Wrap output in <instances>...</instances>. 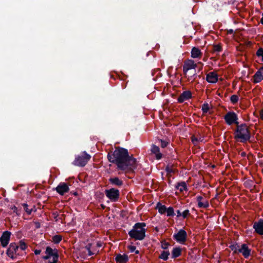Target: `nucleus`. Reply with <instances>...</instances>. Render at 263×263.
I'll list each match as a JSON object with an SVG mask.
<instances>
[{
    "mask_svg": "<svg viewBox=\"0 0 263 263\" xmlns=\"http://www.w3.org/2000/svg\"><path fill=\"white\" fill-rule=\"evenodd\" d=\"M107 159L109 162L117 165L118 171L125 173L134 172L138 166V161L133 155H129L127 149L116 147L114 151L108 153Z\"/></svg>",
    "mask_w": 263,
    "mask_h": 263,
    "instance_id": "f257e3e1",
    "label": "nucleus"
},
{
    "mask_svg": "<svg viewBox=\"0 0 263 263\" xmlns=\"http://www.w3.org/2000/svg\"><path fill=\"white\" fill-rule=\"evenodd\" d=\"M234 139L238 142L246 143L251 142V133L249 128L246 123L238 124L234 133Z\"/></svg>",
    "mask_w": 263,
    "mask_h": 263,
    "instance_id": "f03ea898",
    "label": "nucleus"
},
{
    "mask_svg": "<svg viewBox=\"0 0 263 263\" xmlns=\"http://www.w3.org/2000/svg\"><path fill=\"white\" fill-rule=\"evenodd\" d=\"M146 223L145 222H137L133 227L132 229L128 232V235L131 238L135 240H142L145 237Z\"/></svg>",
    "mask_w": 263,
    "mask_h": 263,
    "instance_id": "7ed1b4c3",
    "label": "nucleus"
},
{
    "mask_svg": "<svg viewBox=\"0 0 263 263\" xmlns=\"http://www.w3.org/2000/svg\"><path fill=\"white\" fill-rule=\"evenodd\" d=\"M90 158L91 156L85 151H84L81 155H78L76 157L72 164L76 166L84 167L86 165Z\"/></svg>",
    "mask_w": 263,
    "mask_h": 263,
    "instance_id": "20e7f679",
    "label": "nucleus"
},
{
    "mask_svg": "<svg viewBox=\"0 0 263 263\" xmlns=\"http://www.w3.org/2000/svg\"><path fill=\"white\" fill-rule=\"evenodd\" d=\"M105 194L106 196L111 201L117 202L120 198V191L115 188H111L108 190H105Z\"/></svg>",
    "mask_w": 263,
    "mask_h": 263,
    "instance_id": "39448f33",
    "label": "nucleus"
},
{
    "mask_svg": "<svg viewBox=\"0 0 263 263\" xmlns=\"http://www.w3.org/2000/svg\"><path fill=\"white\" fill-rule=\"evenodd\" d=\"M223 119L226 123L231 125L233 124L237 125L239 124L237 115L234 111H229L224 116Z\"/></svg>",
    "mask_w": 263,
    "mask_h": 263,
    "instance_id": "423d86ee",
    "label": "nucleus"
},
{
    "mask_svg": "<svg viewBox=\"0 0 263 263\" xmlns=\"http://www.w3.org/2000/svg\"><path fill=\"white\" fill-rule=\"evenodd\" d=\"M187 236L186 232L183 229H180L177 233H175L173 235V238L177 242L183 244L187 240Z\"/></svg>",
    "mask_w": 263,
    "mask_h": 263,
    "instance_id": "0eeeda50",
    "label": "nucleus"
},
{
    "mask_svg": "<svg viewBox=\"0 0 263 263\" xmlns=\"http://www.w3.org/2000/svg\"><path fill=\"white\" fill-rule=\"evenodd\" d=\"M11 233L8 231H4L0 237V242L3 248L6 247L10 240Z\"/></svg>",
    "mask_w": 263,
    "mask_h": 263,
    "instance_id": "6e6552de",
    "label": "nucleus"
},
{
    "mask_svg": "<svg viewBox=\"0 0 263 263\" xmlns=\"http://www.w3.org/2000/svg\"><path fill=\"white\" fill-rule=\"evenodd\" d=\"M18 246L17 245L15 242L11 243L6 251L7 255L9 257L13 259L15 258L14 254H16L17 251L18 250Z\"/></svg>",
    "mask_w": 263,
    "mask_h": 263,
    "instance_id": "1a4fd4ad",
    "label": "nucleus"
},
{
    "mask_svg": "<svg viewBox=\"0 0 263 263\" xmlns=\"http://www.w3.org/2000/svg\"><path fill=\"white\" fill-rule=\"evenodd\" d=\"M46 254L50 256H52V261L50 263H57L59 259V254L57 250L55 249L54 251L50 247H47L45 251Z\"/></svg>",
    "mask_w": 263,
    "mask_h": 263,
    "instance_id": "9d476101",
    "label": "nucleus"
},
{
    "mask_svg": "<svg viewBox=\"0 0 263 263\" xmlns=\"http://www.w3.org/2000/svg\"><path fill=\"white\" fill-rule=\"evenodd\" d=\"M253 228L255 230V232L257 234L263 235V219H259L258 221L254 222Z\"/></svg>",
    "mask_w": 263,
    "mask_h": 263,
    "instance_id": "9b49d317",
    "label": "nucleus"
},
{
    "mask_svg": "<svg viewBox=\"0 0 263 263\" xmlns=\"http://www.w3.org/2000/svg\"><path fill=\"white\" fill-rule=\"evenodd\" d=\"M55 190L60 195H64L69 192V188L67 183L61 182L56 187Z\"/></svg>",
    "mask_w": 263,
    "mask_h": 263,
    "instance_id": "f8f14e48",
    "label": "nucleus"
},
{
    "mask_svg": "<svg viewBox=\"0 0 263 263\" xmlns=\"http://www.w3.org/2000/svg\"><path fill=\"white\" fill-rule=\"evenodd\" d=\"M197 64L193 60H189L185 62L183 66V71L185 75H186L187 71L193 69H195Z\"/></svg>",
    "mask_w": 263,
    "mask_h": 263,
    "instance_id": "ddd939ff",
    "label": "nucleus"
},
{
    "mask_svg": "<svg viewBox=\"0 0 263 263\" xmlns=\"http://www.w3.org/2000/svg\"><path fill=\"white\" fill-rule=\"evenodd\" d=\"M192 98V93L190 90L184 91L177 99L178 103H183L184 101L188 100Z\"/></svg>",
    "mask_w": 263,
    "mask_h": 263,
    "instance_id": "4468645a",
    "label": "nucleus"
},
{
    "mask_svg": "<svg viewBox=\"0 0 263 263\" xmlns=\"http://www.w3.org/2000/svg\"><path fill=\"white\" fill-rule=\"evenodd\" d=\"M238 253L242 254L245 258H248L250 255L251 249H250L247 245L243 243L241 245V248L238 249Z\"/></svg>",
    "mask_w": 263,
    "mask_h": 263,
    "instance_id": "2eb2a0df",
    "label": "nucleus"
},
{
    "mask_svg": "<svg viewBox=\"0 0 263 263\" xmlns=\"http://www.w3.org/2000/svg\"><path fill=\"white\" fill-rule=\"evenodd\" d=\"M206 80L210 83H215L218 81V75L215 72H210L206 74Z\"/></svg>",
    "mask_w": 263,
    "mask_h": 263,
    "instance_id": "dca6fc26",
    "label": "nucleus"
},
{
    "mask_svg": "<svg viewBox=\"0 0 263 263\" xmlns=\"http://www.w3.org/2000/svg\"><path fill=\"white\" fill-rule=\"evenodd\" d=\"M151 151L152 154L155 155L157 160H160L162 158V154L160 152V148L155 144L151 146Z\"/></svg>",
    "mask_w": 263,
    "mask_h": 263,
    "instance_id": "f3484780",
    "label": "nucleus"
},
{
    "mask_svg": "<svg viewBox=\"0 0 263 263\" xmlns=\"http://www.w3.org/2000/svg\"><path fill=\"white\" fill-rule=\"evenodd\" d=\"M108 181L109 183L112 185L120 187L123 184V181L117 177H110L109 178Z\"/></svg>",
    "mask_w": 263,
    "mask_h": 263,
    "instance_id": "a211bd4d",
    "label": "nucleus"
},
{
    "mask_svg": "<svg viewBox=\"0 0 263 263\" xmlns=\"http://www.w3.org/2000/svg\"><path fill=\"white\" fill-rule=\"evenodd\" d=\"M115 260L117 263H126L128 261V256L125 254H118L116 256Z\"/></svg>",
    "mask_w": 263,
    "mask_h": 263,
    "instance_id": "6ab92c4d",
    "label": "nucleus"
},
{
    "mask_svg": "<svg viewBox=\"0 0 263 263\" xmlns=\"http://www.w3.org/2000/svg\"><path fill=\"white\" fill-rule=\"evenodd\" d=\"M203 199L201 196H198L197 197V201L198 202V206L200 208H207L209 206V202L205 200L204 202H202V200Z\"/></svg>",
    "mask_w": 263,
    "mask_h": 263,
    "instance_id": "aec40b11",
    "label": "nucleus"
},
{
    "mask_svg": "<svg viewBox=\"0 0 263 263\" xmlns=\"http://www.w3.org/2000/svg\"><path fill=\"white\" fill-rule=\"evenodd\" d=\"M182 249L180 247H174L172 251V258H176L181 255Z\"/></svg>",
    "mask_w": 263,
    "mask_h": 263,
    "instance_id": "412c9836",
    "label": "nucleus"
},
{
    "mask_svg": "<svg viewBox=\"0 0 263 263\" xmlns=\"http://www.w3.org/2000/svg\"><path fill=\"white\" fill-rule=\"evenodd\" d=\"M202 55V52L200 50L196 47H194L191 50V57L193 58H200Z\"/></svg>",
    "mask_w": 263,
    "mask_h": 263,
    "instance_id": "4be33fe9",
    "label": "nucleus"
},
{
    "mask_svg": "<svg viewBox=\"0 0 263 263\" xmlns=\"http://www.w3.org/2000/svg\"><path fill=\"white\" fill-rule=\"evenodd\" d=\"M263 80V75L259 70H257L253 76V83H258Z\"/></svg>",
    "mask_w": 263,
    "mask_h": 263,
    "instance_id": "5701e85b",
    "label": "nucleus"
},
{
    "mask_svg": "<svg viewBox=\"0 0 263 263\" xmlns=\"http://www.w3.org/2000/svg\"><path fill=\"white\" fill-rule=\"evenodd\" d=\"M175 188L178 190L180 192H182L184 191H187V190L186 184L184 181L178 182L175 185Z\"/></svg>",
    "mask_w": 263,
    "mask_h": 263,
    "instance_id": "b1692460",
    "label": "nucleus"
},
{
    "mask_svg": "<svg viewBox=\"0 0 263 263\" xmlns=\"http://www.w3.org/2000/svg\"><path fill=\"white\" fill-rule=\"evenodd\" d=\"M156 209L158 210V212L161 214H164L166 213V209L165 205L162 204L160 202L157 203Z\"/></svg>",
    "mask_w": 263,
    "mask_h": 263,
    "instance_id": "393cba45",
    "label": "nucleus"
},
{
    "mask_svg": "<svg viewBox=\"0 0 263 263\" xmlns=\"http://www.w3.org/2000/svg\"><path fill=\"white\" fill-rule=\"evenodd\" d=\"M170 255L168 251H163L159 256V258L165 261L167 260L168 258V256Z\"/></svg>",
    "mask_w": 263,
    "mask_h": 263,
    "instance_id": "a878e982",
    "label": "nucleus"
},
{
    "mask_svg": "<svg viewBox=\"0 0 263 263\" xmlns=\"http://www.w3.org/2000/svg\"><path fill=\"white\" fill-rule=\"evenodd\" d=\"M166 213L168 217H174L175 215L174 209L172 206H170L166 209Z\"/></svg>",
    "mask_w": 263,
    "mask_h": 263,
    "instance_id": "bb28decb",
    "label": "nucleus"
},
{
    "mask_svg": "<svg viewBox=\"0 0 263 263\" xmlns=\"http://www.w3.org/2000/svg\"><path fill=\"white\" fill-rule=\"evenodd\" d=\"M62 236H61L60 235H55L52 237V241L55 244H58L62 240Z\"/></svg>",
    "mask_w": 263,
    "mask_h": 263,
    "instance_id": "cd10ccee",
    "label": "nucleus"
},
{
    "mask_svg": "<svg viewBox=\"0 0 263 263\" xmlns=\"http://www.w3.org/2000/svg\"><path fill=\"white\" fill-rule=\"evenodd\" d=\"M229 248L232 251H233V253H235V254L238 253V249L240 248L239 245L238 243H237L230 245L229 246Z\"/></svg>",
    "mask_w": 263,
    "mask_h": 263,
    "instance_id": "c85d7f7f",
    "label": "nucleus"
},
{
    "mask_svg": "<svg viewBox=\"0 0 263 263\" xmlns=\"http://www.w3.org/2000/svg\"><path fill=\"white\" fill-rule=\"evenodd\" d=\"M213 51L214 52H219L222 51L221 44H215L213 46Z\"/></svg>",
    "mask_w": 263,
    "mask_h": 263,
    "instance_id": "c756f323",
    "label": "nucleus"
},
{
    "mask_svg": "<svg viewBox=\"0 0 263 263\" xmlns=\"http://www.w3.org/2000/svg\"><path fill=\"white\" fill-rule=\"evenodd\" d=\"M238 100L239 97L236 95H233L230 98V100L233 104L237 103L238 101Z\"/></svg>",
    "mask_w": 263,
    "mask_h": 263,
    "instance_id": "7c9ffc66",
    "label": "nucleus"
},
{
    "mask_svg": "<svg viewBox=\"0 0 263 263\" xmlns=\"http://www.w3.org/2000/svg\"><path fill=\"white\" fill-rule=\"evenodd\" d=\"M201 110L203 113H206L209 110V106L208 103H204L202 105Z\"/></svg>",
    "mask_w": 263,
    "mask_h": 263,
    "instance_id": "2f4dec72",
    "label": "nucleus"
},
{
    "mask_svg": "<svg viewBox=\"0 0 263 263\" xmlns=\"http://www.w3.org/2000/svg\"><path fill=\"white\" fill-rule=\"evenodd\" d=\"M170 246V243L165 240L161 242V248L164 250H167Z\"/></svg>",
    "mask_w": 263,
    "mask_h": 263,
    "instance_id": "473e14b6",
    "label": "nucleus"
},
{
    "mask_svg": "<svg viewBox=\"0 0 263 263\" xmlns=\"http://www.w3.org/2000/svg\"><path fill=\"white\" fill-rule=\"evenodd\" d=\"M22 205L24 208V211L27 213L28 215H30L32 212V209H29L28 208V205L27 203H23Z\"/></svg>",
    "mask_w": 263,
    "mask_h": 263,
    "instance_id": "72a5a7b5",
    "label": "nucleus"
},
{
    "mask_svg": "<svg viewBox=\"0 0 263 263\" xmlns=\"http://www.w3.org/2000/svg\"><path fill=\"white\" fill-rule=\"evenodd\" d=\"M256 55L258 57H261V60L263 61V48H259L256 51Z\"/></svg>",
    "mask_w": 263,
    "mask_h": 263,
    "instance_id": "f704fd0d",
    "label": "nucleus"
},
{
    "mask_svg": "<svg viewBox=\"0 0 263 263\" xmlns=\"http://www.w3.org/2000/svg\"><path fill=\"white\" fill-rule=\"evenodd\" d=\"M19 243H20V246H18L19 248H20V249L22 250H25L27 248V246H26V244L25 243L24 241H23V240H20V242H19Z\"/></svg>",
    "mask_w": 263,
    "mask_h": 263,
    "instance_id": "c9c22d12",
    "label": "nucleus"
},
{
    "mask_svg": "<svg viewBox=\"0 0 263 263\" xmlns=\"http://www.w3.org/2000/svg\"><path fill=\"white\" fill-rule=\"evenodd\" d=\"M128 249L131 252H135L136 254H138L139 253V251L138 250H136V247L134 246H128Z\"/></svg>",
    "mask_w": 263,
    "mask_h": 263,
    "instance_id": "e433bc0d",
    "label": "nucleus"
},
{
    "mask_svg": "<svg viewBox=\"0 0 263 263\" xmlns=\"http://www.w3.org/2000/svg\"><path fill=\"white\" fill-rule=\"evenodd\" d=\"M181 215V216L183 217V218L185 219L187 216H190V211L189 210H185L182 213Z\"/></svg>",
    "mask_w": 263,
    "mask_h": 263,
    "instance_id": "4c0bfd02",
    "label": "nucleus"
},
{
    "mask_svg": "<svg viewBox=\"0 0 263 263\" xmlns=\"http://www.w3.org/2000/svg\"><path fill=\"white\" fill-rule=\"evenodd\" d=\"M172 167V165L170 166L169 164L166 166L165 171L167 174H171L173 172Z\"/></svg>",
    "mask_w": 263,
    "mask_h": 263,
    "instance_id": "58836bf2",
    "label": "nucleus"
},
{
    "mask_svg": "<svg viewBox=\"0 0 263 263\" xmlns=\"http://www.w3.org/2000/svg\"><path fill=\"white\" fill-rule=\"evenodd\" d=\"M159 141L160 142L161 146L162 148L166 147L168 145V142L167 141H165V140L160 139V140H159Z\"/></svg>",
    "mask_w": 263,
    "mask_h": 263,
    "instance_id": "ea45409f",
    "label": "nucleus"
},
{
    "mask_svg": "<svg viewBox=\"0 0 263 263\" xmlns=\"http://www.w3.org/2000/svg\"><path fill=\"white\" fill-rule=\"evenodd\" d=\"M191 140L193 143L195 145L197 144V143L199 141V140L198 138L196 137L195 136H192L191 137Z\"/></svg>",
    "mask_w": 263,
    "mask_h": 263,
    "instance_id": "a19ab883",
    "label": "nucleus"
},
{
    "mask_svg": "<svg viewBox=\"0 0 263 263\" xmlns=\"http://www.w3.org/2000/svg\"><path fill=\"white\" fill-rule=\"evenodd\" d=\"M196 77H197V74H196V71H195L192 74L189 76V79L192 80V81H193L195 80Z\"/></svg>",
    "mask_w": 263,
    "mask_h": 263,
    "instance_id": "79ce46f5",
    "label": "nucleus"
},
{
    "mask_svg": "<svg viewBox=\"0 0 263 263\" xmlns=\"http://www.w3.org/2000/svg\"><path fill=\"white\" fill-rule=\"evenodd\" d=\"M91 245L90 243H89L88 245H87L86 247H85V248L87 249V250L88 251V254L89 256H91L92 255H93V253H92L91 252V250H90V248H91Z\"/></svg>",
    "mask_w": 263,
    "mask_h": 263,
    "instance_id": "37998d69",
    "label": "nucleus"
},
{
    "mask_svg": "<svg viewBox=\"0 0 263 263\" xmlns=\"http://www.w3.org/2000/svg\"><path fill=\"white\" fill-rule=\"evenodd\" d=\"M11 209L13 210L14 213H16L17 214V207H16L15 205H14L11 208Z\"/></svg>",
    "mask_w": 263,
    "mask_h": 263,
    "instance_id": "c03bdc74",
    "label": "nucleus"
},
{
    "mask_svg": "<svg viewBox=\"0 0 263 263\" xmlns=\"http://www.w3.org/2000/svg\"><path fill=\"white\" fill-rule=\"evenodd\" d=\"M51 256H49V255H45L42 257V258L44 260H48L49 259Z\"/></svg>",
    "mask_w": 263,
    "mask_h": 263,
    "instance_id": "a18cd8bd",
    "label": "nucleus"
},
{
    "mask_svg": "<svg viewBox=\"0 0 263 263\" xmlns=\"http://www.w3.org/2000/svg\"><path fill=\"white\" fill-rule=\"evenodd\" d=\"M34 252L35 255H39L41 253V250L36 249L34 250Z\"/></svg>",
    "mask_w": 263,
    "mask_h": 263,
    "instance_id": "49530a36",
    "label": "nucleus"
},
{
    "mask_svg": "<svg viewBox=\"0 0 263 263\" xmlns=\"http://www.w3.org/2000/svg\"><path fill=\"white\" fill-rule=\"evenodd\" d=\"M176 213H177V217H179L180 216H181L182 213H181V212L179 210H177Z\"/></svg>",
    "mask_w": 263,
    "mask_h": 263,
    "instance_id": "de8ad7c7",
    "label": "nucleus"
},
{
    "mask_svg": "<svg viewBox=\"0 0 263 263\" xmlns=\"http://www.w3.org/2000/svg\"><path fill=\"white\" fill-rule=\"evenodd\" d=\"M260 118L261 119L263 120V110L260 111Z\"/></svg>",
    "mask_w": 263,
    "mask_h": 263,
    "instance_id": "09e8293b",
    "label": "nucleus"
},
{
    "mask_svg": "<svg viewBox=\"0 0 263 263\" xmlns=\"http://www.w3.org/2000/svg\"><path fill=\"white\" fill-rule=\"evenodd\" d=\"M228 33L230 34H232L234 33V31L233 29H230L228 31Z\"/></svg>",
    "mask_w": 263,
    "mask_h": 263,
    "instance_id": "8fccbe9b",
    "label": "nucleus"
},
{
    "mask_svg": "<svg viewBox=\"0 0 263 263\" xmlns=\"http://www.w3.org/2000/svg\"><path fill=\"white\" fill-rule=\"evenodd\" d=\"M240 155H241V157H245L246 156V153L245 152H242L241 153Z\"/></svg>",
    "mask_w": 263,
    "mask_h": 263,
    "instance_id": "3c124183",
    "label": "nucleus"
},
{
    "mask_svg": "<svg viewBox=\"0 0 263 263\" xmlns=\"http://www.w3.org/2000/svg\"><path fill=\"white\" fill-rule=\"evenodd\" d=\"M259 71L261 72V73H262V74L263 75V66L261 67L259 69Z\"/></svg>",
    "mask_w": 263,
    "mask_h": 263,
    "instance_id": "603ef678",
    "label": "nucleus"
},
{
    "mask_svg": "<svg viewBox=\"0 0 263 263\" xmlns=\"http://www.w3.org/2000/svg\"><path fill=\"white\" fill-rule=\"evenodd\" d=\"M260 23L263 25V17H262L260 19Z\"/></svg>",
    "mask_w": 263,
    "mask_h": 263,
    "instance_id": "864d4df0",
    "label": "nucleus"
},
{
    "mask_svg": "<svg viewBox=\"0 0 263 263\" xmlns=\"http://www.w3.org/2000/svg\"><path fill=\"white\" fill-rule=\"evenodd\" d=\"M101 206L103 209H104L105 208V206L104 204H101Z\"/></svg>",
    "mask_w": 263,
    "mask_h": 263,
    "instance_id": "5fc2aeb1",
    "label": "nucleus"
},
{
    "mask_svg": "<svg viewBox=\"0 0 263 263\" xmlns=\"http://www.w3.org/2000/svg\"><path fill=\"white\" fill-rule=\"evenodd\" d=\"M198 139L199 140V141H202V139L201 138H200Z\"/></svg>",
    "mask_w": 263,
    "mask_h": 263,
    "instance_id": "6e6d98bb",
    "label": "nucleus"
},
{
    "mask_svg": "<svg viewBox=\"0 0 263 263\" xmlns=\"http://www.w3.org/2000/svg\"><path fill=\"white\" fill-rule=\"evenodd\" d=\"M39 227H40V224H37V225H36V228H39Z\"/></svg>",
    "mask_w": 263,
    "mask_h": 263,
    "instance_id": "4d7b16f0",
    "label": "nucleus"
},
{
    "mask_svg": "<svg viewBox=\"0 0 263 263\" xmlns=\"http://www.w3.org/2000/svg\"><path fill=\"white\" fill-rule=\"evenodd\" d=\"M74 195H77V193H75L74 194Z\"/></svg>",
    "mask_w": 263,
    "mask_h": 263,
    "instance_id": "13d9d810",
    "label": "nucleus"
},
{
    "mask_svg": "<svg viewBox=\"0 0 263 263\" xmlns=\"http://www.w3.org/2000/svg\"><path fill=\"white\" fill-rule=\"evenodd\" d=\"M197 77H198L199 78H200V76H197Z\"/></svg>",
    "mask_w": 263,
    "mask_h": 263,
    "instance_id": "bf43d9fd",
    "label": "nucleus"
},
{
    "mask_svg": "<svg viewBox=\"0 0 263 263\" xmlns=\"http://www.w3.org/2000/svg\"><path fill=\"white\" fill-rule=\"evenodd\" d=\"M262 17H263V13H262Z\"/></svg>",
    "mask_w": 263,
    "mask_h": 263,
    "instance_id": "052dcab7",
    "label": "nucleus"
}]
</instances>
